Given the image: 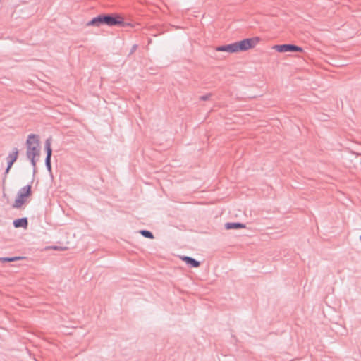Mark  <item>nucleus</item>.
Masks as SVG:
<instances>
[{
  "mask_svg": "<svg viewBox=\"0 0 361 361\" xmlns=\"http://www.w3.org/2000/svg\"><path fill=\"white\" fill-rule=\"evenodd\" d=\"M259 37H253L245 39L242 41L237 42L233 44L217 47L216 51H227L229 53H235L238 51H247L253 48L259 42Z\"/></svg>",
  "mask_w": 361,
  "mask_h": 361,
  "instance_id": "obj_1",
  "label": "nucleus"
},
{
  "mask_svg": "<svg viewBox=\"0 0 361 361\" xmlns=\"http://www.w3.org/2000/svg\"><path fill=\"white\" fill-rule=\"evenodd\" d=\"M123 18L117 14H102L88 22L87 25L97 27L101 25H106L109 26L120 25L123 23Z\"/></svg>",
  "mask_w": 361,
  "mask_h": 361,
  "instance_id": "obj_2",
  "label": "nucleus"
},
{
  "mask_svg": "<svg viewBox=\"0 0 361 361\" xmlns=\"http://www.w3.org/2000/svg\"><path fill=\"white\" fill-rule=\"evenodd\" d=\"M27 152L26 154L27 158L30 160L32 165L34 168L36 167V159L37 157H39L40 148H39V136L35 134H30L28 135L27 141Z\"/></svg>",
  "mask_w": 361,
  "mask_h": 361,
  "instance_id": "obj_3",
  "label": "nucleus"
},
{
  "mask_svg": "<svg viewBox=\"0 0 361 361\" xmlns=\"http://www.w3.org/2000/svg\"><path fill=\"white\" fill-rule=\"evenodd\" d=\"M31 185H28L22 188L18 192L13 207L20 208L26 202V199L31 195Z\"/></svg>",
  "mask_w": 361,
  "mask_h": 361,
  "instance_id": "obj_4",
  "label": "nucleus"
},
{
  "mask_svg": "<svg viewBox=\"0 0 361 361\" xmlns=\"http://www.w3.org/2000/svg\"><path fill=\"white\" fill-rule=\"evenodd\" d=\"M274 49H276L279 52H295V51H302V49L300 47L293 44H282V45H275Z\"/></svg>",
  "mask_w": 361,
  "mask_h": 361,
  "instance_id": "obj_5",
  "label": "nucleus"
},
{
  "mask_svg": "<svg viewBox=\"0 0 361 361\" xmlns=\"http://www.w3.org/2000/svg\"><path fill=\"white\" fill-rule=\"evenodd\" d=\"M18 157V149L16 147H14L13 149L12 152L10 153L6 158V160L8 162V166L4 173L5 176L9 173L11 168L12 167L13 163L17 160Z\"/></svg>",
  "mask_w": 361,
  "mask_h": 361,
  "instance_id": "obj_6",
  "label": "nucleus"
},
{
  "mask_svg": "<svg viewBox=\"0 0 361 361\" xmlns=\"http://www.w3.org/2000/svg\"><path fill=\"white\" fill-rule=\"evenodd\" d=\"M51 137H49L45 141V149L47 151L45 164H46L47 169L49 171H51V154H52V149L51 148Z\"/></svg>",
  "mask_w": 361,
  "mask_h": 361,
  "instance_id": "obj_7",
  "label": "nucleus"
},
{
  "mask_svg": "<svg viewBox=\"0 0 361 361\" xmlns=\"http://www.w3.org/2000/svg\"><path fill=\"white\" fill-rule=\"evenodd\" d=\"M27 225H28V221H27V218L18 219L13 221V226H15V228L22 227L24 228H27Z\"/></svg>",
  "mask_w": 361,
  "mask_h": 361,
  "instance_id": "obj_8",
  "label": "nucleus"
},
{
  "mask_svg": "<svg viewBox=\"0 0 361 361\" xmlns=\"http://www.w3.org/2000/svg\"><path fill=\"white\" fill-rule=\"evenodd\" d=\"M225 228L227 230L244 228H245V225L241 223H226Z\"/></svg>",
  "mask_w": 361,
  "mask_h": 361,
  "instance_id": "obj_9",
  "label": "nucleus"
},
{
  "mask_svg": "<svg viewBox=\"0 0 361 361\" xmlns=\"http://www.w3.org/2000/svg\"><path fill=\"white\" fill-rule=\"evenodd\" d=\"M183 260L185 261L188 264L192 267H198L200 263L190 257H184Z\"/></svg>",
  "mask_w": 361,
  "mask_h": 361,
  "instance_id": "obj_10",
  "label": "nucleus"
},
{
  "mask_svg": "<svg viewBox=\"0 0 361 361\" xmlns=\"http://www.w3.org/2000/svg\"><path fill=\"white\" fill-rule=\"evenodd\" d=\"M140 233L144 236L145 238L153 239L154 235L152 232L147 231V230H141L140 231Z\"/></svg>",
  "mask_w": 361,
  "mask_h": 361,
  "instance_id": "obj_11",
  "label": "nucleus"
},
{
  "mask_svg": "<svg viewBox=\"0 0 361 361\" xmlns=\"http://www.w3.org/2000/svg\"><path fill=\"white\" fill-rule=\"evenodd\" d=\"M20 257H0V262H15L18 259H20Z\"/></svg>",
  "mask_w": 361,
  "mask_h": 361,
  "instance_id": "obj_12",
  "label": "nucleus"
},
{
  "mask_svg": "<svg viewBox=\"0 0 361 361\" xmlns=\"http://www.w3.org/2000/svg\"><path fill=\"white\" fill-rule=\"evenodd\" d=\"M211 97V94H207L206 95H203V96H201L200 97V100H202V101H206V100H208Z\"/></svg>",
  "mask_w": 361,
  "mask_h": 361,
  "instance_id": "obj_13",
  "label": "nucleus"
},
{
  "mask_svg": "<svg viewBox=\"0 0 361 361\" xmlns=\"http://www.w3.org/2000/svg\"><path fill=\"white\" fill-rule=\"evenodd\" d=\"M137 48V45H134L133 46V50Z\"/></svg>",
  "mask_w": 361,
  "mask_h": 361,
  "instance_id": "obj_14",
  "label": "nucleus"
},
{
  "mask_svg": "<svg viewBox=\"0 0 361 361\" xmlns=\"http://www.w3.org/2000/svg\"><path fill=\"white\" fill-rule=\"evenodd\" d=\"M360 240H361V235L360 236Z\"/></svg>",
  "mask_w": 361,
  "mask_h": 361,
  "instance_id": "obj_15",
  "label": "nucleus"
}]
</instances>
